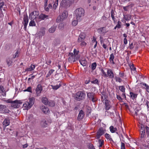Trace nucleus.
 <instances>
[{
  "mask_svg": "<svg viewBox=\"0 0 149 149\" xmlns=\"http://www.w3.org/2000/svg\"><path fill=\"white\" fill-rule=\"evenodd\" d=\"M114 58V56L113 54L112 53L110 55V57L109 58V62L110 63L112 64H114V62L113 61Z\"/></svg>",
  "mask_w": 149,
  "mask_h": 149,
  "instance_id": "nucleus-26",
  "label": "nucleus"
},
{
  "mask_svg": "<svg viewBox=\"0 0 149 149\" xmlns=\"http://www.w3.org/2000/svg\"><path fill=\"white\" fill-rule=\"evenodd\" d=\"M47 105L53 107L55 105V103L54 101H51L49 102V101L48 104Z\"/></svg>",
  "mask_w": 149,
  "mask_h": 149,
  "instance_id": "nucleus-44",
  "label": "nucleus"
},
{
  "mask_svg": "<svg viewBox=\"0 0 149 149\" xmlns=\"http://www.w3.org/2000/svg\"><path fill=\"white\" fill-rule=\"evenodd\" d=\"M23 91L24 92L27 91L32 93V88L31 86L29 87L26 89L24 90Z\"/></svg>",
  "mask_w": 149,
  "mask_h": 149,
  "instance_id": "nucleus-47",
  "label": "nucleus"
},
{
  "mask_svg": "<svg viewBox=\"0 0 149 149\" xmlns=\"http://www.w3.org/2000/svg\"><path fill=\"white\" fill-rule=\"evenodd\" d=\"M41 124L42 126L44 127H47L48 125L47 122L45 120L42 121L41 123Z\"/></svg>",
  "mask_w": 149,
  "mask_h": 149,
  "instance_id": "nucleus-32",
  "label": "nucleus"
},
{
  "mask_svg": "<svg viewBox=\"0 0 149 149\" xmlns=\"http://www.w3.org/2000/svg\"><path fill=\"white\" fill-rule=\"evenodd\" d=\"M54 71L55 70L53 69H51L49 70L46 75V77H49Z\"/></svg>",
  "mask_w": 149,
  "mask_h": 149,
  "instance_id": "nucleus-36",
  "label": "nucleus"
},
{
  "mask_svg": "<svg viewBox=\"0 0 149 149\" xmlns=\"http://www.w3.org/2000/svg\"><path fill=\"white\" fill-rule=\"evenodd\" d=\"M6 106L5 105L0 104V112L2 113L4 109L6 108Z\"/></svg>",
  "mask_w": 149,
  "mask_h": 149,
  "instance_id": "nucleus-33",
  "label": "nucleus"
},
{
  "mask_svg": "<svg viewBox=\"0 0 149 149\" xmlns=\"http://www.w3.org/2000/svg\"><path fill=\"white\" fill-rule=\"evenodd\" d=\"M79 61L81 64L83 66H86L87 64V61L84 58H83L79 60Z\"/></svg>",
  "mask_w": 149,
  "mask_h": 149,
  "instance_id": "nucleus-19",
  "label": "nucleus"
},
{
  "mask_svg": "<svg viewBox=\"0 0 149 149\" xmlns=\"http://www.w3.org/2000/svg\"><path fill=\"white\" fill-rule=\"evenodd\" d=\"M102 74V75L104 77H107V74L104 71L102 70H101Z\"/></svg>",
  "mask_w": 149,
  "mask_h": 149,
  "instance_id": "nucleus-51",
  "label": "nucleus"
},
{
  "mask_svg": "<svg viewBox=\"0 0 149 149\" xmlns=\"http://www.w3.org/2000/svg\"><path fill=\"white\" fill-rule=\"evenodd\" d=\"M121 22L120 21L118 22L116 26V27H117L118 29H120L121 28Z\"/></svg>",
  "mask_w": 149,
  "mask_h": 149,
  "instance_id": "nucleus-50",
  "label": "nucleus"
},
{
  "mask_svg": "<svg viewBox=\"0 0 149 149\" xmlns=\"http://www.w3.org/2000/svg\"><path fill=\"white\" fill-rule=\"evenodd\" d=\"M85 37V34L84 33H81L79 36V37L78 39V42H81L84 40Z\"/></svg>",
  "mask_w": 149,
  "mask_h": 149,
  "instance_id": "nucleus-14",
  "label": "nucleus"
},
{
  "mask_svg": "<svg viewBox=\"0 0 149 149\" xmlns=\"http://www.w3.org/2000/svg\"><path fill=\"white\" fill-rule=\"evenodd\" d=\"M27 121L31 122V123H33L35 121V119L33 117V115H30L28 117Z\"/></svg>",
  "mask_w": 149,
  "mask_h": 149,
  "instance_id": "nucleus-17",
  "label": "nucleus"
},
{
  "mask_svg": "<svg viewBox=\"0 0 149 149\" xmlns=\"http://www.w3.org/2000/svg\"><path fill=\"white\" fill-rule=\"evenodd\" d=\"M130 97L132 100H134L136 99L137 96V94L135 93L132 92H130Z\"/></svg>",
  "mask_w": 149,
  "mask_h": 149,
  "instance_id": "nucleus-21",
  "label": "nucleus"
},
{
  "mask_svg": "<svg viewBox=\"0 0 149 149\" xmlns=\"http://www.w3.org/2000/svg\"><path fill=\"white\" fill-rule=\"evenodd\" d=\"M6 8V6L4 5V3L3 2L0 3V10H5Z\"/></svg>",
  "mask_w": 149,
  "mask_h": 149,
  "instance_id": "nucleus-25",
  "label": "nucleus"
},
{
  "mask_svg": "<svg viewBox=\"0 0 149 149\" xmlns=\"http://www.w3.org/2000/svg\"><path fill=\"white\" fill-rule=\"evenodd\" d=\"M78 21L77 19V20H73L72 22V25L74 26H75L77 24Z\"/></svg>",
  "mask_w": 149,
  "mask_h": 149,
  "instance_id": "nucleus-46",
  "label": "nucleus"
},
{
  "mask_svg": "<svg viewBox=\"0 0 149 149\" xmlns=\"http://www.w3.org/2000/svg\"><path fill=\"white\" fill-rule=\"evenodd\" d=\"M68 60L71 63L74 62L80 58L79 56H74L72 53H70L68 55Z\"/></svg>",
  "mask_w": 149,
  "mask_h": 149,
  "instance_id": "nucleus-4",
  "label": "nucleus"
},
{
  "mask_svg": "<svg viewBox=\"0 0 149 149\" xmlns=\"http://www.w3.org/2000/svg\"><path fill=\"white\" fill-rule=\"evenodd\" d=\"M100 39L101 44H103V43H104V42H106L107 41L106 39H104L101 36H100Z\"/></svg>",
  "mask_w": 149,
  "mask_h": 149,
  "instance_id": "nucleus-38",
  "label": "nucleus"
},
{
  "mask_svg": "<svg viewBox=\"0 0 149 149\" xmlns=\"http://www.w3.org/2000/svg\"><path fill=\"white\" fill-rule=\"evenodd\" d=\"M99 147H101L103 144L104 141L103 140H101V139H99Z\"/></svg>",
  "mask_w": 149,
  "mask_h": 149,
  "instance_id": "nucleus-54",
  "label": "nucleus"
},
{
  "mask_svg": "<svg viewBox=\"0 0 149 149\" xmlns=\"http://www.w3.org/2000/svg\"><path fill=\"white\" fill-rule=\"evenodd\" d=\"M29 22V19L28 16L26 15H24L23 17V24L24 25V29L26 30V27Z\"/></svg>",
  "mask_w": 149,
  "mask_h": 149,
  "instance_id": "nucleus-10",
  "label": "nucleus"
},
{
  "mask_svg": "<svg viewBox=\"0 0 149 149\" xmlns=\"http://www.w3.org/2000/svg\"><path fill=\"white\" fill-rule=\"evenodd\" d=\"M35 68V65L33 64H31V66L26 69L25 71H31L33 70Z\"/></svg>",
  "mask_w": 149,
  "mask_h": 149,
  "instance_id": "nucleus-22",
  "label": "nucleus"
},
{
  "mask_svg": "<svg viewBox=\"0 0 149 149\" xmlns=\"http://www.w3.org/2000/svg\"><path fill=\"white\" fill-rule=\"evenodd\" d=\"M87 96L89 99L92 100L93 102H95L97 101V99L95 96V95L93 92L87 93Z\"/></svg>",
  "mask_w": 149,
  "mask_h": 149,
  "instance_id": "nucleus-9",
  "label": "nucleus"
},
{
  "mask_svg": "<svg viewBox=\"0 0 149 149\" xmlns=\"http://www.w3.org/2000/svg\"><path fill=\"white\" fill-rule=\"evenodd\" d=\"M119 88L120 91L123 93H124L125 92V88L123 86H120Z\"/></svg>",
  "mask_w": 149,
  "mask_h": 149,
  "instance_id": "nucleus-48",
  "label": "nucleus"
},
{
  "mask_svg": "<svg viewBox=\"0 0 149 149\" xmlns=\"http://www.w3.org/2000/svg\"><path fill=\"white\" fill-rule=\"evenodd\" d=\"M145 130L147 135V138L149 139V127L147 126L145 127Z\"/></svg>",
  "mask_w": 149,
  "mask_h": 149,
  "instance_id": "nucleus-35",
  "label": "nucleus"
},
{
  "mask_svg": "<svg viewBox=\"0 0 149 149\" xmlns=\"http://www.w3.org/2000/svg\"><path fill=\"white\" fill-rule=\"evenodd\" d=\"M42 102L45 105H47L48 104L49 101L47 97H42Z\"/></svg>",
  "mask_w": 149,
  "mask_h": 149,
  "instance_id": "nucleus-29",
  "label": "nucleus"
},
{
  "mask_svg": "<svg viewBox=\"0 0 149 149\" xmlns=\"http://www.w3.org/2000/svg\"><path fill=\"white\" fill-rule=\"evenodd\" d=\"M58 3V0H55L54 3L53 5V9H56L57 7Z\"/></svg>",
  "mask_w": 149,
  "mask_h": 149,
  "instance_id": "nucleus-34",
  "label": "nucleus"
},
{
  "mask_svg": "<svg viewBox=\"0 0 149 149\" xmlns=\"http://www.w3.org/2000/svg\"><path fill=\"white\" fill-rule=\"evenodd\" d=\"M84 14V10L81 8H78L74 11V15L76 17L77 21L79 22L82 20Z\"/></svg>",
  "mask_w": 149,
  "mask_h": 149,
  "instance_id": "nucleus-2",
  "label": "nucleus"
},
{
  "mask_svg": "<svg viewBox=\"0 0 149 149\" xmlns=\"http://www.w3.org/2000/svg\"><path fill=\"white\" fill-rule=\"evenodd\" d=\"M115 79L116 81L117 82H118L120 83L122 82V80L120 77H115Z\"/></svg>",
  "mask_w": 149,
  "mask_h": 149,
  "instance_id": "nucleus-53",
  "label": "nucleus"
},
{
  "mask_svg": "<svg viewBox=\"0 0 149 149\" xmlns=\"http://www.w3.org/2000/svg\"><path fill=\"white\" fill-rule=\"evenodd\" d=\"M3 92H4L3 87L2 86H0V93H3Z\"/></svg>",
  "mask_w": 149,
  "mask_h": 149,
  "instance_id": "nucleus-58",
  "label": "nucleus"
},
{
  "mask_svg": "<svg viewBox=\"0 0 149 149\" xmlns=\"http://www.w3.org/2000/svg\"><path fill=\"white\" fill-rule=\"evenodd\" d=\"M98 32L99 33H106L108 31L106 29V28L105 27H102L99 28L98 30Z\"/></svg>",
  "mask_w": 149,
  "mask_h": 149,
  "instance_id": "nucleus-16",
  "label": "nucleus"
},
{
  "mask_svg": "<svg viewBox=\"0 0 149 149\" xmlns=\"http://www.w3.org/2000/svg\"><path fill=\"white\" fill-rule=\"evenodd\" d=\"M48 16L41 14L39 15V12L38 11H34L29 14V18L31 19H36L37 21H39L42 20L47 18Z\"/></svg>",
  "mask_w": 149,
  "mask_h": 149,
  "instance_id": "nucleus-1",
  "label": "nucleus"
},
{
  "mask_svg": "<svg viewBox=\"0 0 149 149\" xmlns=\"http://www.w3.org/2000/svg\"><path fill=\"white\" fill-rule=\"evenodd\" d=\"M42 90V86L40 84H38L36 89V94L38 96H39L41 91Z\"/></svg>",
  "mask_w": 149,
  "mask_h": 149,
  "instance_id": "nucleus-12",
  "label": "nucleus"
},
{
  "mask_svg": "<svg viewBox=\"0 0 149 149\" xmlns=\"http://www.w3.org/2000/svg\"><path fill=\"white\" fill-rule=\"evenodd\" d=\"M73 1L72 0H62L60 5L61 6L66 8L69 6Z\"/></svg>",
  "mask_w": 149,
  "mask_h": 149,
  "instance_id": "nucleus-6",
  "label": "nucleus"
},
{
  "mask_svg": "<svg viewBox=\"0 0 149 149\" xmlns=\"http://www.w3.org/2000/svg\"><path fill=\"white\" fill-rule=\"evenodd\" d=\"M97 64L95 62L92 63L91 65V68L93 70H94L96 68Z\"/></svg>",
  "mask_w": 149,
  "mask_h": 149,
  "instance_id": "nucleus-42",
  "label": "nucleus"
},
{
  "mask_svg": "<svg viewBox=\"0 0 149 149\" xmlns=\"http://www.w3.org/2000/svg\"><path fill=\"white\" fill-rule=\"evenodd\" d=\"M3 124L4 127H6L9 125L10 121L8 120L5 119L4 120Z\"/></svg>",
  "mask_w": 149,
  "mask_h": 149,
  "instance_id": "nucleus-27",
  "label": "nucleus"
},
{
  "mask_svg": "<svg viewBox=\"0 0 149 149\" xmlns=\"http://www.w3.org/2000/svg\"><path fill=\"white\" fill-rule=\"evenodd\" d=\"M124 43L125 45H126L127 43V40L126 38H124Z\"/></svg>",
  "mask_w": 149,
  "mask_h": 149,
  "instance_id": "nucleus-64",
  "label": "nucleus"
},
{
  "mask_svg": "<svg viewBox=\"0 0 149 149\" xmlns=\"http://www.w3.org/2000/svg\"><path fill=\"white\" fill-rule=\"evenodd\" d=\"M84 116V112L82 110H81L78 114V119L79 120H81L83 118Z\"/></svg>",
  "mask_w": 149,
  "mask_h": 149,
  "instance_id": "nucleus-20",
  "label": "nucleus"
},
{
  "mask_svg": "<svg viewBox=\"0 0 149 149\" xmlns=\"http://www.w3.org/2000/svg\"><path fill=\"white\" fill-rule=\"evenodd\" d=\"M91 83L94 84H98V81L97 79H95V80L91 81Z\"/></svg>",
  "mask_w": 149,
  "mask_h": 149,
  "instance_id": "nucleus-59",
  "label": "nucleus"
},
{
  "mask_svg": "<svg viewBox=\"0 0 149 149\" xmlns=\"http://www.w3.org/2000/svg\"><path fill=\"white\" fill-rule=\"evenodd\" d=\"M121 149H125V144L124 143L121 142Z\"/></svg>",
  "mask_w": 149,
  "mask_h": 149,
  "instance_id": "nucleus-61",
  "label": "nucleus"
},
{
  "mask_svg": "<svg viewBox=\"0 0 149 149\" xmlns=\"http://www.w3.org/2000/svg\"><path fill=\"white\" fill-rule=\"evenodd\" d=\"M107 77H109L110 78L112 79L114 77V75L113 71L111 69H108L107 72Z\"/></svg>",
  "mask_w": 149,
  "mask_h": 149,
  "instance_id": "nucleus-15",
  "label": "nucleus"
},
{
  "mask_svg": "<svg viewBox=\"0 0 149 149\" xmlns=\"http://www.w3.org/2000/svg\"><path fill=\"white\" fill-rule=\"evenodd\" d=\"M105 109L107 110H109L111 107V105L109 103V101L107 100L105 102Z\"/></svg>",
  "mask_w": 149,
  "mask_h": 149,
  "instance_id": "nucleus-24",
  "label": "nucleus"
},
{
  "mask_svg": "<svg viewBox=\"0 0 149 149\" xmlns=\"http://www.w3.org/2000/svg\"><path fill=\"white\" fill-rule=\"evenodd\" d=\"M22 103V100H15L13 101L11 106L15 108H18L19 107L20 105Z\"/></svg>",
  "mask_w": 149,
  "mask_h": 149,
  "instance_id": "nucleus-8",
  "label": "nucleus"
},
{
  "mask_svg": "<svg viewBox=\"0 0 149 149\" xmlns=\"http://www.w3.org/2000/svg\"><path fill=\"white\" fill-rule=\"evenodd\" d=\"M124 18L126 20H129L131 19V16L129 15H125Z\"/></svg>",
  "mask_w": 149,
  "mask_h": 149,
  "instance_id": "nucleus-49",
  "label": "nucleus"
},
{
  "mask_svg": "<svg viewBox=\"0 0 149 149\" xmlns=\"http://www.w3.org/2000/svg\"><path fill=\"white\" fill-rule=\"evenodd\" d=\"M104 133V130L103 128L102 127L100 128L97 132L96 138L98 139H99Z\"/></svg>",
  "mask_w": 149,
  "mask_h": 149,
  "instance_id": "nucleus-11",
  "label": "nucleus"
},
{
  "mask_svg": "<svg viewBox=\"0 0 149 149\" xmlns=\"http://www.w3.org/2000/svg\"><path fill=\"white\" fill-rule=\"evenodd\" d=\"M107 97V95L104 94V93L102 94V95L101 97V100L103 102L104 100H105V102H106L107 100H106Z\"/></svg>",
  "mask_w": 149,
  "mask_h": 149,
  "instance_id": "nucleus-30",
  "label": "nucleus"
},
{
  "mask_svg": "<svg viewBox=\"0 0 149 149\" xmlns=\"http://www.w3.org/2000/svg\"><path fill=\"white\" fill-rule=\"evenodd\" d=\"M29 102H26L23 105L24 109L28 110L31 108L33 105L34 102V98L33 97H30Z\"/></svg>",
  "mask_w": 149,
  "mask_h": 149,
  "instance_id": "nucleus-3",
  "label": "nucleus"
},
{
  "mask_svg": "<svg viewBox=\"0 0 149 149\" xmlns=\"http://www.w3.org/2000/svg\"><path fill=\"white\" fill-rule=\"evenodd\" d=\"M111 16L113 20L115 21V18L114 17V13L113 10H111Z\"/></svg>",
  "mask_w": 149,
  "mask_h": 149,
  "instance_id": "nucleus-43",
  "label": "nucleus"
},
{
  "mask_svg": "<svg viewBox=\"0 0 149 149\" xmlns=\"http://www.w3.org/2000/svg\"><path fill=\"white\" fill-rule=\"evenodd\" d=\"M146 105L147 107V109L148 111L149 110V102L146 100Z\"/></svg>",
  "mask_w": 149,
  "mask_h": 149,
  "instance_id": "nucleus-60",
  "label": "nucleus"
},
{
  "mask_svg": "<svg viewBox=\"0 0 149 149\" xmlns=\"http://www.w3.org/2000/svg\"><path fill=\"white\" fill-rule=\"evenodd\" d=\"M142 85L145 86L144 88L146 89V91L149 93V86L145 83H143Z\"/></svg>",
  "mask_w": 149,
  "mask_h": 149,
  "instance_id": "nucleus-40",
  "label": "nucleus"
},
{
  "mask_svg": "<svg viewBox=\"0 0 149 149\" xmlns=\"http://www.w3.org/2000/svg\"><path fill=\"white\" fill-rule=\"evenodd\" d=\"M52 8V5L51 4H49L47 6H44V8L45 10L46 11H48L49 10V9Z\"/></svg>",
  "mask_w": 149,
  "mask_h": 149,
  "instance_id": "nucleus-37",
  "label": "nucleus"
},
{
  "mask_svg": "<svg viewBox=\"0 0 149 149\" xmlns=\"http://www.w3.org/2000/svg\"><path fill=\"white\" fill-rule=\"evenodd\" d=\"M42 110L43 113L45 114L49 113H50L48 108L45 106L42 107Z\"/></svg>",
  "mask_w": 149,
  "mask_h": 149,
  "instance_id": "nucleus-18",
  "label": "nucleus"
},
{
  "mask_svg": "<svg viewBox=\"0 0 149 149\" xmlns=\"http://www.w3.org/2000/svg\"><path fill=\"white\" fill-rule=\"evenodd\" d=\"M6 63L8 66L11 65L13 63L12 58L10 57L7 58L6 59Z\"/></svg>",
  "mask_w": 149,
  "mask_h": 149,
  "instance_id": "nucleus-23",
  "label": "nucleus"
},
{
  "mask_svg": "<svg viewBox=\"0 0 149 149\" xmlns=\"http://www.w3.org/2000/svg\"><path fill=\"white\" fill-rule=\"evenodd\" d=\"M145 131L144 130H143L141 131V135L140 137L141 138H143L144 137L145 135Z\"/></svg>",
  "mask_w": 149,
  "mask_h": 149,
  "instance_id": "nucleus-56",
  "label": "nucleus"
},
{
  "mask_svg": "<svg viewBox=\"0 0 149 149\" xmlns=\"http://www.w3.org/2000/svg\"><path fill=\"white\" fill-rule=\"evenodd\" d=\"M31 21L29 23V25L30 26H36V24L35 21H34V19H31Z\"/></svg>",
  "mask_w": 149,
  "mask_h": 149,
  "instance_id": "nucleus-39",
  "label": "nucleus"
},
{
  "mask_svg": "<svg viewBox=\"0 0 149 149\" xmlns=\"http://www.w3.org/2000/svg\"><path fill=\"white\" fill-rule=\"evenodd\" d=\"M56 26H53L49 29V32L50 33H53L56 30Z\"/></svg>",
  "mask_w": 149,
  "mask_h": 149,
  "instance_id": "nucleus-28",
  "label": "nucleus"
},
{
  "mask_svg": "<svg viewBox=\"0 0 149 149\" xmlns=\"http://www.w3.org/2000/svg\"><path fill=\"white\" fill-rule=\"evenodd\" d=\"M9 110L6 108L4 109L3 110V112H2V113H8L9 112Z\"/></svg>",
  "mask_w": 149,
  "mask_h": 149,
  "instance_id": "nucleus-55",
  "label": "nucleus"
},
{
  "mask_svg": "<svg viewBox=\"0 0 149 149\" xmlns=\"http://www.w3.org/2000/svg\"><path fill=\"white\" fill-rule=\"evenodd\" d=\"M73 52L74 53V56H79V55H78L79 52V51L77 50L76 49H74Z\"/></svg>",
  "mask_w": 149,
  "mask_h": 149,
  "instance_id": "nucleus-52",
  "label": "nucleus"
},
{
  "mask_svg": "<svg viewBox=\"0 0 149 149\" xmlns=\"http://www.w3.org/2000/svg\"><path fill=\"white\" fill-rule=\"evenodd\" d=\"M86 96V94L85 93L82 91H79L76 94L75 98L78 101H80L81 100L84 99Z\"/></svg>",
  "mask_w": 149,
  "mask_h": 149,
  "instance_id": "nucleus-5",
  "label": "nucleus"
},
{
  "mask_svg": "<svg viewBox=\"0 0 149 149\" xmlns=\"http://www.w3.org/2000/svg\"><path fill=\"white\" fill-rule=\"evenodd\" d=\"M13 101L11 100L10 99L6 101V102L8 103H10L12 104Z\"/></svg>",
  "mask_w": 149,
  "mask_h": 149,
  "instance_id": "nucleus-63",
  "label": "nucleus"
},
{
  "mask_svg": "<svg viewBox=\"0 0 149 149\" xmlns=\"http://www.w3.org/2000/svg\"><path fill=\"white\" fill-rule=\"evenodd\" d=\"M131 69L132 70H136V68L134 67V65L132 64L130 67Z\"/></svg>",
  "mask_w": 149,
  "mask_h": 149,
  "instance_id": "nucleus-62",
  "label": "nucleus"
},
{
  "mask_svg": "<svg viewBox=\"0 0 149 149\" xmlns=\"http://www.w3.org/2000/svg\"><path fill=\"white\" fill-rule=\"evenodd\" d=\"M110 131L112 133H113L117 131V129L116 127H114L113 126H111L109 127Z\"/></svg>",
  "mask_w": 149,
  "mask_h": 149,
  "instance_id": "nucleus-31",
  "label": "nucleus"
},
{
  "mask_svg": "<svg viewBox=\"0 0 149 149\" xmlns=\"http://www.w3.org/2000/svg\"><path fill=\"white\" fill-rule=\"evenodd\" d=\"M19 56V53L18 51H17L15 54L13 55V58H15L16 57H17Z\"/></svg>",
  "mask_w": 149,
  "mask_h": 149,
  "instance_id": "nucleus-45",
  "label": "nucleus"
},
{
  "mask_svg": "<svg viewBox=\"0 0 149 149\" xmlns=\"http://www.w3.org/2000/svg\"><path fill=\"white\" fill-rule=\"evenodd\" d=\"M56 85H51L52 88L54 90H56L62 86V83L60 81L57 82Z\"/></svg>",
  "mask_w": 149,
  "mask_h": 149,
  "instance_id": "nucleus-13",
  "label": "nucleus"
},
{
  "mask_svg": "<svg viewBox=\"0 0 149 149\" xmlns=\"http://www.w3.org/2000/svg\"><path fill=\"white\" fill-rule=\"evenodd\" d=\"M105 137L107 139L109 140L110 141H112V139L110 135L107 133L106 134H105Z\"/></svg>",
  "mask_w": 149,
  "mask_h": 149,
  "instance_id": "nucleus-41",
  "label": "nucleus"
},
{
  "mask_svg": "<svg viewBox=\"0 0 149 149\" xmlns=\"http://www.w3.org/2000/svg\"><path fill=\"white\" fill-rule=\"evenodd\" d=\"M81 43L80 44V45L81 46H84L86 45V43L84 40L81 42Z\"/></svg>",
  "mask_w": 149,
  "mask_h": 149,
  "instance_id": "nucleus-57",
  "label": "nucleus"
},
{
  "mask_svg": "<svg viewBox=\"0 0 149 149\" xmlns=\"http://www.w3.org/2000/svg\"><path fill=\"white\" fill-rule=\"evenodd\" d=\"M68 13L66 11L63 12L62 15L61 16H59L56 19V21L57 22H59L62 21L64 19L66 18L68 16Z\"/></svg>",
  "mask_w": 149,
  "mask_h": 149,
  "instance_id": "nucleus-7",
  "label": "nucleus"
}]
</instances>
